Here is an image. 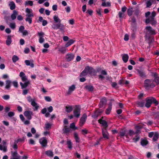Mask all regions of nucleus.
Listing matches in <instances>:
<instances>
[{
	"label": "nucleus",
	"mask_w": 159,
	"mask_h": 159,
	"mask_svg": "<svg viewBox=\"0 0 159 159\" xmlns=\"http://www.w3.org/2000/svg\"><path fill=\"white\" fill-rule=\"evenodd\" d=\"M94 71H93V76H95L96 75L97 73H100L98 75V79L102 80L105 78L104 75H107V73L106 70H102L100 67H98L96 68V70L94 69Z\"/></svg>",
	"instance_id": "obj_1"
},
{
	"label": "nucleus",
	"mask_w": 159,
	"mask_h": 159,
	"mask_svg": "<svg viewBox=\"0 0 159 159\" xmlns=\"http://www.w3.org/2000/svg\"><path fill=\"white\" fill-rule=\"evenodd\" d=\"M94 69L92 67L89 66H86L84 70L80 73V76L83 77L86 76L88 74L93 76V71Z\"/></svg>",
	"instance_id": "obj_2"
},
{
	"label": "nucleus",
	"mask_w": 159,
	"mask_h": 159,
	"mask_svg": "<svg viewBox=\"0 0 159 159\" xmlns=\"http://www.w3.org/2000/svg\"><path fill=\"white\" fill-rule=\"evenodd\" d=\"M146 102L145 104V106L147 108H149L152 103H154L155 106L157 105L158 102L156 100L155 98L153 97H149L146 98Z\"/></svg>",
	"instance_id": "obj_3"
},
{
	"label": "nucleus",
	"mask_w": 159,
	"mask_h": 159,
	"mask_svg": "<svg viewBox=\"0 0 159 159\" xmlns=\"http://www.w3.org/2000/svg\"><path fill=\"white\" fill-rule=\"evenodd\" d=\"M27 100L29 102H31V104L34 108V111H37L39 108V106L37 105V103L35 102L34 99H32L30 96H29L27 97Z\"/></svg>",
	"instance_id": "obj_4"
},
{
	"label": "nucleus",
	"mask_w": 159,
	"mask_h": 159,
	"mask_svg": "<svg viewBox=\"0 0 159 159\" xmlns=\"http://www.w3.org/2000/svg\"><path fill=\"white\" fill-rule=\"evenodd\" d=\"M137 74L142 79H145L147 77L146 71L144 69L142 68L136 69Z\"/></svg>",
	"instance_id": "obj_5"
},
{
	"label": "nucleus",
	"mask_w": 159,
	"mask_h": 159,
	"mask_svg": "<svg viewBox=\"0 0 159 159\" xmlns=\"http://www.w3.org/2000/svg\"><path fill=\"white\" fill-rule=\"evenodd\" d=\"M80 112L81 108L80 106L79 105H75L73 111V113L75 117L79 118L80 116Z\"/></svg>",
	"instance_id": "obj_6"
},
{
	"label": "nucleus",
	"mask_w": 159,
	"mask_h": 159,
	"mask_svg": "<svg viewBox=\"0 0 159 159\" xmlns=\"http://www.w3.org/2000/svg\"><path fill=\"white\" fill-rule=\"evenodd\" d=\"M52 28L54 30L59 29L61 31H64L65 30V26L61 24V22L57 23L56 24H53Z\"/></svg>",
	"instance_id": "obj_7"
},
{
	"label": "nucleus",
	"mask_w": 159,
	"mask_h": 159,
	"mask_svg": "<svg viewBox=\"0 0 159 159\" xmlns=\"http://www.w3.org/2000/svg\"><path fill=\"white\" fill-rule=\"evenodd\" d=\"M24 115L29 120L32 119V116L33 115L32 111H25L24 113Z\"/></svg>",
	"instance_id": "obj_8"
},
{
	"label": "nucleus",
	"mask_w": 159,
	"mask_h": 159,
	"mask_svg": "<svg viewBox=\"0 0 159 159\" xmlns=\"http://www.w3.org/2000/svg\"><path fill=\"white\" fill-rule=\"evenodd\" d=\"M87 118V116L85 114H84L82 117L80 118L79 122V125L82 126L84 124Z\"/></svg>",
	"instance_id": "obj_9"
},
{
	"label": "nucleus",
	"mask_w": 159,
	"mask_h": 159,
	"mask_svg": "<svg viewBox=\"0 0 159 159\" xmlns=\"http://www.w3.org/2000/svg\"><path fill=\"white\" fill-rule=\"evenodd\" d=\"M75 55L72 53H68L66 56V59L67 61H70L73 59Z\"/></svg>",
	"instance_id": "obj_10"
},
{
	"label": "nucleus",
	"mask_w": 159,
	"mask_h": 159,
	"mask_svg": "<svg viewBox=\"0 0 159 159\" xmlns=\"http://www.w3.org/2000/svg\"><path fill=\"white\" fill-rule=\"evenodd\" d=\"M102 134L103 138L106 139H109V134L108 133L107 129H102Z\"/></svg>",
	"instance_id": "obj_11"
},
{
	"label": "nucleus",
	"mask_w": 159,
	"mask_h": 159,
	"mask_svg": "<svg viewBox=\"0 0 159 159\" xmlns=\"http://www.w3.org/2000/svg\"><path fill=\"white\" fill-rule=\"evenodd\" d=\"M98 121L99 123L102 125L104 127V129H107V128L108 126V125L107 122L106 120H102V119H100L98 120Z\"/></svg>",
	"instance_id": "obj_12"
},
{
	"label": "nucleus",
	"mask_w": 159,
	"mask_h": 159,
	"mask_svg": "<svg viewBox=\"0 0 159 159\" xmlns=\"http://www.w3.org/2000/svg\"><path fill=\"white\" fill-rule=\"evenodd\" d=\"M106 103L107 100L106 98L102 99L101 100L98 105L99 108H101L102 107L106 105Z\"/></svg>",
	"instance_id": "obj_13"
},
{
	"label": "nucleus",
	"mask_w": 159,
	"mask_h": 159,
	"mask_svg": "<svg viewBox=\"0 0 159 159\" xmlns=\"http://www.w3.org/2000/svg\"><path fill=\"white\" fill-rule=\"evenodd\" d=\"M20 84L22 89H25L30 84V81L28 80L25 82L24 83H23L22 82H20Z\"/></svg>",
	"instance_id": "obj_14"
},
{
	"label": "nucleus",
	"mask_w": 159,
	"mask_h": 159,
	"mask_svg": "<svg viewBox=\"0 0 159 159\" xmlns=\"http://www.w3.org/2000/svg\"><path fill=\"white\" fill-rule=\"evenodd\" d=\"M151 81L149 79H146L144 81V87L146 89H148L150 88Z\"/></svg>",
	"instance_id": "obj_15"
},
{
	"label": "nucleus",
	"mask_w": 159,
	"mask_h": 159,
	"mask_svg": "<svg viewBox=\"0 0 159 159\" xmlns=\"http://www.w3.org/2000/svg\"><path fill=\"white\" fill-rule=\"evenodd\" d=\"M75 86L74 84H73L70 86L68 89V91L67 92L68 95H70L72 93L75 89Z\"/></svg>",
	"instance_id": "obj_16"
},
{
	"label": "nucleus",
	"mask_w": 159,
	"mask_h": 159,
	"mask_svg": "<svg viewBox=\"0 0 159 159\" xmlns=\"http://www.w3.org/2000/svg\"><path fill=\"white\" fill-rule=\"evenodd\" d=\"M112 107V103L111 102H110L108 104V107L106 109L105 111L106 114L107 115H109L111 110Z\"/></svg>",
	"instance_id": "obj_17"
},
{
	"label": "nucleus",
	"mask_w": 159,
	"mask_h": 159,
	"mask_svg": "<svg viewBox=\"0 0 159 159\" xmlns=\"http://www.w3.org/2000/svg\"><path fill=\"white\" fill-rule=\"evenodd\" d=\"M146 29L148 30L152 35H155L156 34L155 30H153L150 26H147L146 28Z\"/></svg>",
	"instance_id": "obj_18"
},
{
	"label": "nucleus",
	"mask_w": 159,
	"mask_h": 159,
	"mask_svg": "<svg viewBox=\"0 0 159 159\" xmlns=\"http://www.w3.org/2000/svg\"><path fill=\"white\" fill-rule=\"evenodd\" d=\"M84 88L87 90L88 92H92L94 89V87L93 85H86L85 87Z\"/></svg>",
	"instance_id": "obj_19"
},
{
	"label": "nucleus",
	"mask_w": 159,
	"mask_h": 159,
	"mask_svg": "<svg viewBox=\"0 0 159 159\" xmlns=\"http://www.w3.org/2000/svg\"><path fill=\"white\" fill-rule=\"evenodd\" d=\"M6 85L5 89H9L11 86L12 81L10 80H7L6 81Z\"/></svg>",
	"instance_id": "obj_20"
},
{
	"label": "nucleus",
	"mask_w": 159,
	"mask_h": 159,
	"mask_svg": "<svg viewBox=\"0 0 159 159\" xmlns=\"http://www.w3.org/2000/svg\"><path fill=\"white\" fill-rule=\"evenodd\" d=\"M18 14V12L14 10L13 11L12 14L11 15V18L12 20H15L16 16Z\"/></svg>",
	"instance_id": "obj_21"
},
{
	"label": "nucleus",
	"mask_w": 159,
	"mask_h": 159,
	"mask_svg": "<svg viewBox=\"0 0 159 159\" xmlns=\"http://www.w3.org/2000/svg\"><path fill=\"white\" fill-rule=\"evenodd\" d=\"M148 143V141L146 139H141V140L140 143L141 145L144 147L146 146Z\"/></svg>",
	"instance_id": "obj_22"
},
{
	"label": "nucleus",
	"mask_w": 159,
	"mask_h": 159,
	"mask_svg": "<svg viewBox=\"0 0 159 159\" xmlns=\"http://www.w3.org/2000/svg\"><path fill=\"white\" fill-rule=\"evenodd\" d=\"M39 142L43 147H46L47 146V141L46 139H40Z\"/></svg>",
	"instance_id": "obj_23"
},
{
	"label": "nucleus",
	"mask_w": 159,
	"mask_h": 159,
	"mask_svg": "<svg viewBox=\"0 0 159 159\" xmlns=\"http://www.w3.org/2000/svg\"><path fill=\"white\" fill-rule=\"evenodd\" d=\"M70 129L68 127L67 125H64V128L63 129V133L65 134H67L70 132Z\"/></svg>",
	"instance_id": "obj_24"
},
{
	"label": "nucleus",
	"mask_w": 159,
	"mask_h": 159,
	"mask_svg": "<svg viewBox=\"0 0 159 159\" xmlns=\"http://www.w3.org/2000/svg\"><path fill=\"white\" fill-rule=\"evenodd\" d=\"M129 58V56L126 54H124L122 57V60L125 63H126L128 61Z\"/></svg>",
	"instance_id": "obj_25"
},
{
	"label": "nucleus",
	"mask_w": 159,
	"mask_h": 159,
	"mask_svg": "<svg viewBox=\"0 0 159 159\" xmlns=\"http://www.w3.org/2000/svg\"><path fill=\"white\" fill-rule=\"evenodd\" d=\"M9 6L11 10H13L16 8V5L13 1L10 2L9 4Z\"/></svg>",
	"instance_id": "obj_26"
},
{
	"label": "nucleus",
	"mask_w": 159,
	"mask_h": 159,
	"mask_svg": "<svg viewBox=\"0 0 159 159\" xmlns=\"http://www.w3.org/2000/svg\"><path fill=\"white\" fill-rule=\"evenodd\" d=\"M11 42L12 41L11 36L8 35L7 36V39L6 40V44L7 45L9 46L11 44Z\"/></svg>",
	"instance_id": "obj_27"
},
{
	"label": "nucleus",
	"mask_w": 159,
	"mask_h": 159,
	"mask_svg": "<svg viewBox=\"0 0 159 159\" xmlns=\"http://www.w3.org/2000/svg\"><path fill=\"white\" fill-rule=\"evenodd\" d=\"M154 19V18L150 16L147 18L145 20V22L147 24H148L150 23L151 21H152Z\"/></svg>",
	"instance_id": "obj_28"
},
{
	"label": "nucleus",
	"mask_w": 159,
	"mask_h": 159,
	"mask_svg": "<svg viewBox=\"0 0 159 159\" xmlns=\"http://www.w3.org/2000/svg\"><path fill=\"white\" fill-rule=\"evenodd\" d=\"M75 42L72 39H70L65 44V47L67 48L73 44Z\"/></svg>",
	"instance_id": "obj_29"
},
{
	"label": "nucleus",
	"mask_w": 159,
	"mask_h": 159,
	"mask_svg": "<svg viewBox=\"0 0 159 159\" xmlns=\"http://www.w3.org/2000/svg\"><path fill=\"white\" fill-rule=\"evenodd\" d=\"M45 154L50 157H52L53 156V152L50 150L45 151Z\"/></svg>",
	"instance_id": "obj_30"
},
{
	"label": "nucleus",
	"mask_w": 159,
	"mask_h": 159,
	"mask_svg": "<svg viewBox=\"0 0 159 159\" xmlns=\"http://www.w3.org/2000/svg\"><path fill=\"white\" fill-rule=\"evenodd\" d=\"M25 62L27 66H30L32 68H33L34 66V65L33 63H30V62L29 60H25Z\"/></svg>",
	"instance_id": "obj_31"
},
{
	"label": "nucleus",
	"mask_w": 159,
	"mask_h": 159,
	"mask_svg": "<svg viewBox=\"0 0 159 159\" xmlns=\"http://www.w3.org/2000/svg\"><path fill=\"white\" fill-rule=\"evenodd\" d=\"M55 23H57L61 22V20L57 16L55 15L53 17Z\"/></svg>",
	"instance_id": "obj_32"
},
{
	"label": "nucleus",
	"mask_w": 159,
	"mask_h": 159,
	"mask_svg": "<svg viewBox=\"0 0 159 159\" xmlns=\"http://www.w3.org/2000/svg\"><path fill=\"white\" fill-rule=\"evenodd\" d=\"M66 111L67 113H70L73 110V108L71 106H66Z\"/></svg>",
	"instance_id": "obj_33"
},
{
	"label": "nucleus",
	"mask_w": 159,
	"mask_h": 159,
	"mask_svg": "<svg viewBox=\"0 0 159 159\" xmlns=\"http://www.w3.org/2000/svg\"><path fill=\"white\" fill-rule=\"evenodd\" d=\"M74 137L76 142L79 143L80 141V139L78 136V135L77 133H74Z\"/></svg>",
	"instance_id": "obj_34"
},
{
	"label": "nucleus",
	"mask_w": 159,
	"mask_h": 159,
	"mask_svg": "<svg viewBox=\"0 0 159 159\" xmlns=\"http://www.w3.org/2000/svg\"><path fill=\"white\" fill-rule=\"evenodd\" d=\"M100 115L99 114L98 112L96 110L95 111V112H94L93 114H92V117L94 119H96Z\"/></svg>",
	"instance_id": "obj_35"
},
{
	"label": "nucleus",
	"mask_w": 159,
	"mask_h": 159,
	"mask_svg": "<svg viewBox=\"0 0 159 159\" xmlns=\"http://www.w3.org/2000/svg\"><path fill=\"white\" fill-rule=\"evenodd\" d=\"M125 134V130L124 129H122L120 131L119 134L121 137H124Z\"/></svg>",
	"instance_id": "obj_36"
},
{
	"label": "nucleus",
	"mask_w": 159,
	"mask_h": 159,
	"mask_svg": "<svg viewBox=\"0 0 159 159\" xmlns=\"http://www.w3.org/2000/svg\"><path fill=\"white\" fill-rule=\"evenodd\" d=\"M159 134L157 133H156L153 136L152 139L153 141H157L159 138Z\"/></svg>",
	"instance_id": "obj_37"
},
{
	"label": "nucleus",
	"mask_w": 159,
	"mask_h": 159,
	"mask_svg": "<svg viewBox=\"0 0 159 159\" xmlns=\"http://www.w3.org/2000/svg\"><path fill=\"white\" fill-rule=\"evenodd\" d=\"M66 144L68 145V147L69 149H71L72 148V143L71 140H67Z\"/></svg>",
	"instance_id": "obj_38"
},
{
	"label": "nucleus",
	"mask_w": 159,
	"mask_h": 159,
	"mask_svg": "<svg viewBox=\"0 0 159 159\" xmlns=\"http://www.w3.org/2000/svg\"><path fill=\"white\" fill-rule=\"evenodd\" d=\"M11 157H18L19 155L16 151L15 152H11Z\"/></svg>",
	"instance_id": "obj_39"
},
{
	"label": "nucleus",
	"mask_w": 159,
	"mask_h": 159,
	"mask_svg": "<svg viewBox=\"0 0 159 159\" xmlns=\"http://www.w3.org/2000/svg\"><path fill=\"white\" fill-rule=\"evenodd\" d=\"M141 128V127L139 125L136 126L135 127V129H136V131L135 133V134H138L140 133V129Z\"/></svg>",
	"instance_id": "obj_40"
},
{
	"label": "nucleus",
	"mask_w": 159,
	"mask_h": 159,
	"mask_svg": "<svg viewBox=\"0 0 159 159\" xmlns=\"http://www.w3.org/2000/svg\"><path fill=\"white\" fill-rule=\"evenodd\" d=\"M145 102L143 101L137 102V104L138 106L140 107H143L144 105Z\"/></svg>",
	"instance_id": "obj_41"
},
{
	"label": "nucleus",
	"mask_w": 159,
	"mask_h": 159,
	"mask_svg": "<svg viewBox=\"0 0 159 159\" xmlns=\"http://www.w3.org/2000/svg\"><path fill=\"white\" fill-rule=\"evenodd\" d=\"M51 124L48 123L45 124L44 128L46 130H48L51 128Z\"/></svg>",
	"instance_id": "obj_42"
},
{
	"label": "nucleus",
	"mask_w": 159,
	"mask_h": 159,
	"mask_svg": "<svg viewBox=\"0 0 159 159\" xmlns=\"http://www.w3.org/2000/svg\"><path fill=\"white\" fill-rule=\"evenodd\" d=\"M12 59L13 62L15 63L19 60V58L17 56L14 55L12 57Z\"/></svg>",
	"instance_id": "obj_43"
},
{
	"label": "nucleus",
	"mask_w": 159,
	"mask_h": 159,
	"mask_svg": "<svg viewBox=\"0 0 159 159\" xmlns=\"http://www.w3.org/2000/svg\"><path fill=\"white\" fill-rule=\"evenodd\" d=\"M59 51L61 53H64L66 51V49L65 47H61L59 48Z\"/></svg>",
	"instance_id": "obj_44"
},
{
	"label": "nucleus",
	"mask_w": 159,
	"mask_h": 159,
	"mask_svg": "<svg viewBox=\"0 0 159 159\" xmlns=\"http://www.w3.org/2000/svg\"><path fill=\"white\" fill-rule=\"evenodd\" d=\"M146 8H150L152 5V3L150 0H148L146 2Z\"/></svg>",
	"instance_id": "obj_45"
},
{
	"label": "nucleus",
	"mask_w": 159,
	"mask_h": 159,
	"mask_svg": "<svg viewBox=\"0 0 159 159\" xmlns=\"http://www.w3.org/2000/svg\"><path fill=\"white\" fill-rule=\"evenodd\" d=\"M132 8H129L127 10V13L129 16H131L133 14Z\"/></svg>",
	"instance_id": "obj_46"
},
{
	"label": "nucleus",
	"mask_w": 159,
	"mask_h": 159,
	"mask_svg": "<svg viewBox=\"0 0 159 159\" xmlns=\"http://www.w3.org/2000/svg\"><path fill=\"white\" fill-rule=\"evenodd\" d=\"M25 4L26 5H29L30 6H32L33 3V2L31 1H26L25 2Z\"/></svg>",
	"instance_id": "obj_47"
},
{
	"label": "nucleus",
	"mask_w": 159,
	"mask_h": 159,
	"mask_svg": "<svg viewBox=\"0 0 159 159\" xmlns=\"http://www.w3.org/2000/svg\"><path fill=\"white\" fill-rule=\"evenodd\" d=\"M9 26L12 29H14L16 27V25L15 23H10Z\"/></svg>",
	"instance_id": "obj_48"
},
{
	"label": "nucleus",
	"mask_w": 159,
	"mask_h": 159,
	"mask_svg": "<svg viewBox=\"0 0 159 159\" xmlns=\"http://www.w3.org/2000/svg\"><path fill=\"white\" fill-rule=\"evenodd\" d=\"M136 138H134L133 139V140L134 141V143H136L140 139V137L138 135H136L135 136Z\"/></svg>",
	"instance_id": "obj_49"
},
{
	"label": "nucleus",
	"mask_w": 159,
	"mask_h": 159,
	"mask_svg": "<svg viewBox=\"0 0 159 159\" xmlns=\"http://www.w3.org/2000/svg\"><path fill=\"white\" fill-rule=\"evenodd\" d=\"M11 84H12L13 85L15 88H17L18 87V83L17 81H13L12 82Z\"/></svg>",
	"instance_id": "obj_50"
},
{
	"label": "nucleus",
	"mask_w": 159,
	"mask_h": 159,
	"mask_svg": "<svg viewBox=\"0 0 159 159\" xmlns=\"http://www.w3.org/2000/svg\"><path fill=\"white\" fill-rule=\"evenodd\" d=\"M44 35V33L42 32H38V36H39V38L43 37Z\"/></svg>",
	"instance_id": "obj_51"
},
{
	"label": "nucleus",
	"mask_w": 159,
	"mask_h": 159,
	"mask_svg": "<svg viewBox=\"0 0 159 159\" xmlns=\"http://www.w3.org/2000/svg\"><path fill=\"white\" fill-rule=\"evenodd\" d=\"M153 82H155L156 83L157 85H158L159 84V77L154 78V80H153Z\"/></svg>",
	"instance_id": "obj_52"
},
{
	"label": "nucleus",
	"mask_w": 159,
	"mask_h": 159,
	"mask_svg": "<svg viewBox=\"0 0 159 159\" xmlns=\"http://www.w3.org/2000/svg\"><path fill=\"white\" fill-rule=\"evenodd\" d=\"M25 29V27L23 25H21L20 26L19 28V31L22 33L24 31V30Z\"/></svg>",
	"instance_id": "obj_53"
},
{
	"label": "nucleus",
	"mask_w": 159,
	"mask_h": 159,
	"mask_svg": "<svg viewBox=\"0 0 159 159\" xmlns=\"http://www.w3.org/2000/svg\"><path fill=\"white\" fill-rule=\"evenodd\" d=\"M25 20L26 21L28 22L30 24H31L32 23V19L31 18L27 17Z\"/></svg>",
	"instance_id": "obj_54"
},
{
	"label": "nucleus",
	"mask_w": 159,
	"mask_h": 159,
	"mask_svg": "<svg viewBox=\"0 0 159 159\" xmlns=\"http://www.w3.org/2000/svg\"><path fill=\"white\" fill-rule=\"evenodd\" d=\"M10 96L9 95H6L2 97V98L5 100H8L10 99Z\"/></svg>",
	"instance_id": "obj_55"
},
{
	"label": "nucleus",
	"mask_w": 159,
	"mask_h": 159,
	"mask_svg": "<svg viewBox=\"0 0 159 159\" xmlns=\"http://www.w3.org/2000/svg\"><path fill=\"white\" fill-rule=\"evenodd\" d=\"M15 115V113L14 112L12 111H10L8 113V116L9 117H11L14 116Z\"/></svg>",
	"instance_id": "obj_56"
},
{
	"label": "nucleus",
	"mask_w": 159,
	"mask_h": 159,
	"mask_svg": "<svg viewBox=\"0 0 159 159\" xmlns=\"http://www.w3.org/2000/svg\"><path fill=\"white\" fill-rule=\"evenodd\" d=\"M45 100L48 102H51L52 100V99L49 96H45L44 97Z\"/></svg>",
	"instance_id": "obj_57"
},
{
	"label": "nucleus",
	"mask_w": 159,
	"mask_h": 159,
	"mask_svg": "<svg viewBox=\"0 0 159 159\" xmlns=\"http://www.w3.org/2000/svg\"><path fill=\"white\" fill-rule=\"evenodd\" d=\"M29 89H24L23 90L22 94L23 95H25L27 94L29 91Z\"/></svg>",
	"instance_id": "obj_58"
},
{
	"label": "nucleus",
	"mask_w": 159,
	"mask_h": 159,
	"mask_svg": "<svg viewBox=\"0 0 159 159\" xmlns=\"http://www.w3.org/2000/svg\"><path fill=\"white\" fill-rule=\"evenodd\" d=\"M129 134L130 136H132L135 134L132 130L130 129L129 130Z\"/></svg>",
	"instance_id": "obj_59"
},
{
	"label": "nucleus",
	"mask_w": 159,
	"mask_h": 159,
	"mask_svg": "<svg viewBox=\"0 0 159 159\" xmlns=\"http://www.w3.org/2000/svg\"><path fill=\"white\" fill-rule=\"evenodd\" d=\"M30 51V49L29 48H25L24 50V52L25 54H28V53Z\"/></svg>",
	"instance_id": "obj_60"
},
{
	"label": "nucleus",
	"mask_w": 159,
	"mask_h": 159,
	"mask_svg": "<svg viewBox=\"0 0 159 159\" xmlns=\"http://www.w3.org/2000/svg\"><path fill=\"white\" fill-rule=\"evenodd\" d=\"M157 23L156 20L155 19L152 21L150 23L152 26L155 25Z\"/></svg>",
	"instance_id": "obj_61"
},
{
	"label": "nucleus",
	"mask_w": 159,
	"mask_h": 159,
	"mask_svg": "<svg viewBox=\"0 0 159 159\" xmlns=\"http://www.w3.org/2000/svg\"><path fill=\"white\" fill-rule=\"evenodd\" d=\"M21 80L23 82H26L27 80V79L26 75L21 77Z\"/></svg>",
	"instance_id": "obj_62"
},
{
	"label": "nucleus",
	"mask_w": 159,
	"mask_h": 159,
	"mask_svg": "<svg viewBox=\"0 0 159 159\" xmlns=\"http://www.w3.org/2000/svg\"><path fill=\"white\" fill-rule=\"evenodd\" d=\"M125 80L121 79L119 80L118 84L120 85H122L124 84Z\"/></svg>",
	"instance_id": "obj_63"
},
{
	"label": "nucleus",
	"mask_w": 159,
	"mask_h": 159,
	"mask_svg": "<svg viewBox=\"0 0 159 159\" xmlns=\"http://www.w3.org/2000/svg\"><path fill=\"white\" fill-rule=\"evenodd\" d=\"M20 43L21 45H23L25 43L24 40L22 39H20Z\"/></svg>",
	"instance_id": "obj_64"
}]
</instances>
